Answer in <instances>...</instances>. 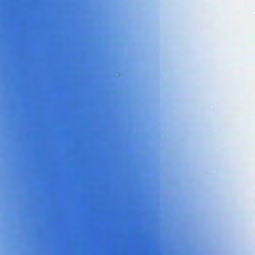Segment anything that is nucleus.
Here are the masks:
<instances>
[{"instance_id": "nucleus-1", "label": "nucleus", "mask_w": 255, "mask_h": 255, "mask_svg": "<svg viewBox=\"0 0 255 255\" xmlns=\"http://www.w3.org/2000/svg\"><path fill=\"white\" fill-rule=\"evenodd\" d=\"M95 65H0L1 67L2 66H9L11 67H70V66H94Z\"/></svg>"}, {"instance_id": "nucleus-2", "label": "nucleus", "mask_w": 255, "mask_h": 255, "mask_svg": "<svg viewBox=\"0 0 255 255\" xmlns=\"http://www.w3.org/2000/svg\"><path fill=\"white\" fill-rule=\"evenodd\" d=\"M2 64H90V63H70V62H7L0 63Z\"/></svg>"}]
</instances>
